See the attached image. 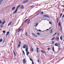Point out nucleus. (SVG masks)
I'll use <instances>...</instances> for the list:
<instances>
[{
  "label": "nucleus",
  "mask_w": 64,
  "mask_h": 64,
  "mask_svg": "<svg viewBox=\"0 0 64 64\" xmlns=\"http://www.w3.org/2000/svg\"><path fill=\"white\" fill-rule=\"evenodd\" d=\"M53 50V52H55V50Z\"/></svg>",
  "instance_id": "56"
},
{
  "label": "nucleus",
  "mask_w": 64,
  "mask_h": 64,
  "mask_svg": "<svg viewBox=\"0 0 64 64\" xmlns=\"http://www.w3.org/2000/svg\"><path fill=\"white\" fill-rule=\"evenodd\" d=\"M49 29H51V27L50 28H49Z\"/></svg>",
  "instance_id": "61"
},
{
  "label": "nucleus",
  "mask_w": 64,
  "mask_h": 64,
  "mask_svg": "<svg viewBox=\"0 0 64 64\" xmlns=\"http://www.w3.org/2000/svg\"><path fill=\"white\" fill-rule=\"evenodd\" d=\"M38 63H39V62L40 61H39V59L38 60Z\"/></svg>",
  "instance_id": "42"
},
{
  "label": "nucleus",
  "mask_w": 64,
  "mask_h": 64,
  "mask_svg": "<svg viewBox=\"0 0 64 64\" xmlns=\"http://www.w3.org/2000/svg\"><path fill=\"white\" fill-rule=\"evenodd\" d=\"M60 39L61 40H62V36H61L60 37Z\"/></svg>",
  "instance_id": "16"
},
{
  "label": "nucleus",
  "mask_w": 64,
  "mask_h": 64,
  "mask_svg": "<svg viewBox=\"0 0 64 64\" xmlns=\"http://www.w3.org/2000/svg\"><path fill=\"white\" fill-rule=\"evenodd\" d=\"M61 24V22H60L58 23V26H60V25Z\"/></svg>",
  "instance_id": "21"
},
{
  "label": "nucleus",
  "mask_w": 64,
  "mask_h": 64,
  "mask_svg": "<svg viewBox=\"0 0 64 64\" xmlns=\"http://www.w3.org/2000/svg\"><path fill=\"white\" fill-rule=\"evenodd\" d=\"M5 22H6V21H4L2 23V25H4V23H5Z\"/></svg>",
  "instance_id": "19"
},
{
  "label": "nucleus",
  "mask_w": 64,
  "mask_h": 64,
  "mask_svg": "<svg viewBox=\"0 0 64 64\" xmlns=\"http://www.w3.org/2000/svg\"><path fill=\"white\" fill-rule=\"evenodd\" d=\"M55 46H58V44H55Z\"/></svg>",
  "instance_id": "29"
},
{
  "label": "nucleus",
  "mask_w": 64,
  "mask_h": 64,
  "mask_svg": "<svg viewBox=\"0 0 64 64\" xmlns=\"http://www.w3.org/2000/svg\"><path fill=\"white\" fill-rule=\"evenodd\" d=\"M21 8H22V9L24 8V6H22L21 7Z\"/></svg>",
  "instance_id": "38"
},
{
  "label": "nucleus",
  "mask_w": 64,
  "mask_h": 64,
  "mask_svg": "<svg viewBox=\"0 0 64 64\" xmlns=\"http://www.w3.org/2000/svg\"><path fill=\"white\" fill-rule=\"evenodd\" d=\"M62 13H61L60 15V18L62 17Z\"/></svg>",
  "instance_id": "20"
},
{
  "label": "nucleus",
  "mask_w": 64,
  "mask_h": 64,
  "mask_svg": "<svg viewBox=\"0 0 64 64\" xmlns=\"http://www.w3.org/2000/svg\"><path fill=\"white\" fill-rule=\"evenodd\" d=\"M34 6L32 5V6H30V7H33Z\"/></svg>",
  "instance_id": "48"
},
{
  "label": "nucleus",
  "mask_w": 64,
  "mask_h": 64,
  "mask_svg": "<svg viewBox=\"0 0 64 64\" xmlns=\"http://www.w3.org/2000/svg\"><path fill=\"white\" fill-rule=\"evenodd\" d=\"M37 34H38V35H40V34L39 32L37 33Z\"/></svg>",
  "instance_id": "32"
},
{
  "label": "nucleus",
  "mask_w": 64,
  "mask_h": 64,
  "mask_svg": "<svg viewBox=\"0 0 64 64\" xmlns=\"http://www.w3.org/2000/svg\"><path fill=\"white\" fill-rule=\"evenodd\" d=\"M30 61H32V62L33 61V60H32V58H30Z\"/></svg>",
  "instance_id": "23"
},
{
  "label": "nucleus",
  "mask_w": 64,
  "mask_h": 64,
  "mask_svg": "<svg viewBox=\"0 0 64 64\" xmlns=\"http://www.w3.org/2000/svg\"><path fill=\"white\" fill-rule=\"evenodd\" d=\"M52 50H54V46L52 47Z\"/></svg>",
  "instance_id": "39"
},
{
  "label": "nucleus",
  "mask_w": 64,
  "mask_h": 64,
  "mask_svg": "<svg viewBox=\"0 0 64 64\" xmlns=\"http://www.w3.org/2000/svg\"><path fill=\"white\" fill-rule=\"evenodd\" d=\"M40 13L41 14H43V12H40Z\"/></svg>",
  "instance_id": "24"
},
{
  "label": "nucleus",
  "mask_w": 64,
  "mask_h": 64,
  "mask_svg": "<svg viewBox=\"0 0 64 64\" xmlns=\"http://www.w3.org/2000/svg\"><path fill=\"white\" fill-rule=\"evenodd\" d=\"M50 24H52V23H51V22H49Z\"/></svg>",
  "instance_id": "41"
},
{
  "label": "nucleus",
  "mask_w": 64,
  "mask_h": 64,
  "mask_svg": "<svg viewBox=\"0 0 64 64\" xmlns=\"http://www.w3.org/2000/svg\"><path fill=\"white\" fill-rule=\"evenodd\" d=\"M3 0H0V5L1 4V3H2V1H3Z\"/></svg>",
  "instance_id": "15"
},
{
  "label": "nucleus",
  "mask_w": 64,
  "mask_h": 64,
  "mask_svg": "<svg viewBox=\"0 0 64 64\" xmlns=\"http://www.w3.org/2000/svg\"><path fill=\"white\" fill-rule=\"evenodd\" d=\"M3 25H2L1 26V27H2V28H3Z\"/></svg>",
  "instance_id": "45"
},
{
  "label": "nucleus",
  "mask_w": 64,
  "mask_h": 64,
  "mask_svg": "<svg viewBox=\"0 0 64 64\" xmlns=\"http://www.w3.org/2000/svg\"><path fill=\"white\" fill-rule=\"evenodd\" d=\"M39 48H38V47H37L36 48V51L38 53H39Z\"/></svg>",
  "instance_id": "8"
},
{
  "label": "nucleus",
  "mask_w": 64,
  "mask_h": 64,
  "mask_svg": "<svg viewBox=\"0 0 64 64\" xmlns=\"http://www.w3.org/2000/svg\"><path fill=\"white\" fill-rule=\"evenodd\" d=\"M29 1V0H26L25 1H23V3H27Z\"/></svg>",
  "instance_id": "3"
},
{
  "label": "nucleus",
  "mask_w": 64,
  "mask_h": 64,
  "mask_svg": "<svg viewBox=\"0 0 64 64\" xmlns=\"http://www.w3.org/2000/svg\"><path fill=\"white\" fill-rule=\"evenodd\" d=\"M26 36H28V34H27V32H26Z\"/></svg>",
  "instance_id": "25"
},
{
  "label": "nucleus",
  "mask_w": 64,
  "mask_h": 64,
  "mask_svg": "<svg viewBox=\"0 0 64 64\" xmlns=\"http://www.w3.org/2000/svg\"><path fill=\"white\" fill-rule=\"evenodd\" d=\"M57 40H58V41H59V37H58L57 38Z\"/></svg>",
  "instance_id": "34"
},
{
  "label": "nucleus",
  "mask_w": 64,
  "mask_h": 64,
  "mask_svg": "<svg viewBox=\"0 0 64 64\" xmlns=\"http://www.w3.org/2000/svg\"><path fill=\"white\" fill-rule=\"evenodd\" d=\"M19 44H21V42H19Z\"/></svg>",
  "instance_id": "47"
},
{
  "label": "nucleus",
  "mask_w": 64,
  "mask_h": 64,
  "mask_svg": "<svg viewBox=\"0 0 64 64\" xmlns=\"http://www.w3.org/2000/svg\"><path fill=\"white\" fill-rule=\"evenodd\" d=\"M58 45H60V44H58Z\"/></svg>",
  "instance_id": "59"
},
{
  "label": "nucleus",
  "mask_w": 64,
  "mask_h": 64,
  "mask_svg": "<svg viewBox=\"0 0 64 64\" xmlns=\"http://www.w3.org/2000/svg\"><path fill=\"white\" fill-rule=\"evenodd\" d=\"M52 44H54V42L53 41L52 42Z\"/></svg>",
  "instance_id": "36"
},
{
  "label": "nucleus",
  "mask_w": 64,
  "mask_h": 64,
  "mask_svg": "<svg viewBox=\"0 0 64 64\" xmlns=\"http://www.w3.org/2000/svg\"><path fill=\"white\" fill-rule=\"evenodd\" d=\"M13 52H14V53H15V52H14V50H13Z\"/></svg>",
  "instance_id": "55"
},
{
  "label": "nucleus",
  "mask_w": 64,
  "mask_h": 64,
  "mask_svg": "<svg viewBox=\"0 0 64 64\" xmlns=\"http://www.w3.org/2000/svg\"><path fill=\"white\" fill-rule=\"evenodd\" d=\"M22 52L23 53H24V55H25V52H24V51L23 50Z\"/></svg>",
  "instance_id": "33"
},
{
  "label": "nucleus",
  "mask_w": 64,
  "mask_h": 64,
  "mask_svg": "<svg viewBox=\"0 0 64 64\" xmlns=\"http://www.w3.org/2000/svg\"><path fill=\"white\" fill-rule=\"evenodd\" d=\"M12 23V21H11L8 24V26H9Z\"/></svg>",
  "instance_id": "9"
},
{
  "label": "nucleus",
  "mask_w": 64,
  "mask_h": 64,
  "mask_svg": "<svg viewBox=\"0 0 64 64\" xmlns=\"http://www.w3.org/2000/svg\"><path fill=\"white\" fill-rule=\"evenodd\" d=\"M62 7H64V5H62Z\"/></svg>",
  "instance_id": "51"
},
{
  "label": "nucleus",
  "mask_w": 64,
  "mask_h": 64,
  "mask_svg": "<svg viewBox=\"0 0 64 64\" xmlns=\"http://www.w3.org/2000/svg\"><path fill=\"white\" fill-rule=\"evenodd\" d=\"M22 30L20 28H19L18 30H17V32H18V33H19V32H20Z\"/></svg>",
  "instance_id": "4"
},
{
  "label": "nucleus",
  "mask_w": 64,
  "mask_h": 64,
  "mask_svg": "<svg viewBox=\"0 0 64 64\" xmlns=\"http://www.w3.org/2000/svg\"><path fill=\"white\" fill-rule=\"evenodd\" d=\"M57 21V23H58V20H56Z\"/></svg>",
  "instance_id": "52"
},
{
  "label": "nucleus",
  "mask_w": 64,
  "mask_h": 64,
  "mask_svg": "<svg viewBox=\"0 0 64 64\" xmlns=\"http://www.w3.org/2000/svg\"><path fill=\"white\" fill-rule=\"evenodd\" d=\"M60 30H61V31H62V27L61 26V25L60 26Z\"/></svg>",
  "instance_id": "37"
},
{
  "label": "nucleus",
  "mask_w": 64,
  "mask_h": 64,
  "mask_svg": "<svg viewBox=\"0 0 64 64\" xmlns=\"http://www.w3.org/2000/svg\"><path fill=\"white\" fill-rule=\"evenodd\" d=\"M32 64H34V62H32Z\"/></svg>",
  "instance_id": "46"
},
{
  "label": "nucleus",
  "mask_w": 64,
  "mask_h": 64,
  "mask_svg": "<svg viewBox=\"0 0 64 64\" xmlns=\"http://www.w3.org/2000/svg\"><path fill=\"white\" fill-rule=\"evenodd\" d=\"M31 49H33V48H32V47H31Z\"/></svg>",
  "instance_id": "58"
},
{
  "label": "nucleus",
  "mask_w": 64,
  "mask_h": 64,
  "mask_svg": "<svg viewBox=\"0 0 64 64\" xmlns=\"http://www.w3.org/2000/svg\"><path fill=\"white\" fill-rule=\"evenodd\" d=\"M55 52V53H57V52Z\"/></svg>",
  "instance_id": "64"
},
{
  "label": "nucleus",
  "mask_w": 64,
  "mask_h": 64,
  "mask_svg": "<svg viewBox=\"0 0 64 64\" xmlns=\"http://www.w3.org/2000/svg\"><path fill=\"white\" fill-rule=\"evenodd\" d=\"M31 51H34V50H33V49H31Z\"/></svg>",
  "instance_id": "44"
},
{
  "label": "nucleus",
  "mask_w": 64,
  "mask_h": 64,
  "mask_svg": "<svg viewBox=\"0 0 64 64\" xmlns=\"http://www.w3.org/2000/svg\"><path fill=\"white\" fill-rule=\"evenodd\" d=\"M44 20H46V19H44Z\"/></svg>",
  "instance_id": "60"
},
{
  "label": "nucleus",
  "mask_w": 64,
  "mask_h": 64,
  "mask_svg": "<svg viewBox=\"0 0 64 64\" xmlns=\"http://www.w3.org/2000/svg\"><path fill=\"white\" fill-rule=\"evenodd\" d=\"M0 24H2V21L1 20H0Z\"/></svg>",
  "instance_id": "30"
},
{
  "label": "nucleus",
  "mask_w": 64,
  "mask_h": 64,
  "mask_svg": "<svg viewBox=\"0 0 64 64\" xmlns=\"http://www.w3.org/2000/svg\"><path fill=\"white\" fill-rule=\"evenodd\" d=\"M18 10V9L16 8V10L14 12L13 14H14L15 13H16V12H17V10Z\"/></svg>",
  "instance_id": "6"
},
{
  "label": "nucleus",
  "mask_w": 64,
  "mask_h": 64,
  "mask_svg": "<svg viewBox=\"0 0 64 64\" xmlns=\"http://www.w3.org/2000/svg\"><path fill=\"white\" fill-rule=\"evenodd\" d=\"M20 44H19L18 45V48H20Z\"/></svg>",
  "instance_id": "18"
},
{
  "label": "nucleus",
  "mask_w": 64,
  "mask_h": 64,
  "mask_svg": "<svg viewBox=\"0 0 64 64\" xmlns=\"http://www.w3.org/2000/svg\"><path fill=\"white\" fill-rule=\"evenodd\" d=\"M14 55L15 57H16V53H15V52L14 53Z\"/></svg>",
  "instance_id": "31"
},
{
  "label": "nucleus",
  "mask_w": 64,
  "mask_h": 64,
  "mask_svg": "<svg viewBox=\"0 0 64 64\" xmlns=\"http://www.w3.org/2000/svg\"><path fill=\"white\" fill-rule=\"evenodd\" d=\"M23 63H26V60H25V59H24L23 60Z\"/></svg>",
  "instance_id": "10"
},
{
  "label": "nucleus",
  "mask_w": 64,
  "mask_h": 64,
  "mask_svg": "<svg viewBox=\"0 0 64 64\" xmlns=\"http://www.w3.org/2000/svg\"><path fill=\"white\" fill-rule=\"evenodd\" d=\"M58 47H59V46H58Z\"/></svg>",
  "instance_id": "62"
},
{
  "label": "nucleus",
  "mask_w": 64,
  "mask_h": 64,
  "mask_svg": "<svg viewBox=\"0 0 64 64\" xmlns=\"http://www.w3.org/2000/svg\"><path fill=\"white\" fill-rule=\"evenodd\" d=\"M38 31H40V32H41V31H41V30H38Z\"/></svg>",
  "instance_id": "49"
},
{
  "label": "nucleus",
  "mask_w": 64,
  "mask_h": 64,
  "mask_svg": "<svg viewBox=\"0 0 64 64\" xmlns=\"http://www.w3.org/2000/svg\"><path fill=\"white\" fill-rule=\"evenodd\" d=\"M59 35V34H58V35Z\"/></svg>",
  "instance_id": "63"
},
{
  "label": "nucleus",
  "mask_w": 64,
  "mask_h": 64,
  "mask_svg": "<svg viewBox=\"0 0 64 64\" xmlns=\"http://www.w3.org/2000/svg\"><path fill=\"white\" fill-rule=\"evenodd\" d=\"M20 5H18L17 7L16 8V9H17L18 10V8H19V7H20Z\"/></svg>",
  "instance_id": "14"
},
{
  "label": "nucleus",
  "mask_w": 64,
  "mask_h": 64,
  "mask_svg": "<svg viewBox=\"0 0 64 64\" xmlns=\"http://www.w3.org/2000/svg\"><path fill=\"white\" fill-rule=\"evenodd\" d=\"M3 41V39H0V42H1Z\"/></svg>",
  "instance_id": "26"
},
{
  "label": "nucleus",
  "mask_w": 64,
  "mask_h": 64,
  "mask_svg": "<svg viewBox=\"0 0 64 64\" xmlns=\"http://www.w3.org/2000/svg\"><path fill=\"white\" fill-rule=\"evenodd\" d=\"M52 29L51 30L50 32V33H52Z\"/></svg>",
  "instance_id": "35"
},
{
  "label": "nucleus",
  "mask_w": 64,
  "mask_h": 64,
  "mask_svg": "<svg viewBox=\"0 0 64 64\" xmlns=\"http://www.w3.org/2000/svg\"><path fill=\"white\" fill-rule=\"evenodd\" d=\"M42 17H48V18H50L49 16L47 15H44L42 16Z\"/></svg>",
  "instance_id": "5"
},
{
  "label": "nucleus",
  "mask_w": 64,
  "mask_h": 64,
  "mask_svg": "<svg viewBox=\"0 0 64 64\" xmlns=\"http://www.w3.org/2000/svg\"><path fill=\"white\" fill-rule=\"evenodd\" d=\"M57 34V33L56 32L55 34L52 37H54V36H55Z\"/></svg>",
  "instance_id": "22"
},
{
  "label": "nucleus",
  "mask_w": 64,
  "mask_h": 64,
  "mask_svg": "<svg viewBox=\"0 0 64 64\" xmlns=\"http://www.w3.org/2000/svg\"><path fill=\"white\" fill-rule=\"evenodd\" d=\"M22 27V26H21V27H20V28H20H20H21Z\"/></svg>",
  "instance_id": "57"
},
{
  "label": "nucleus",
  "mask_w": 64,
  "mask_h": 64,
  "mask_svg": "<svg viewBox=\"0 0 64 64\" xmlns=\"http://www.w3.org/2000/svg\"><path fill=\"white\" fill-rule=\"evenodd\" d=\"M4 42H5V41H4Z\"/></svg>",
  "instance_id": "54"
},
{
  "label": "nucleus",
  "mask_w": 64,
  "mask_h": 64,
  "mask_svg": "<svg viewBox=\"0 0 64 64\" xmlns=\"http://www.w3.org/2000/svg\"><path fill=\"white\" fill-rule=\"evenodd\" d=\"M49 29H47L46 30V31H48V30H49Z\"/></svg>",
  "instance_id": "53"
},
{
  "label": "nucleus",
  "mask_w": 64,
  "mask_h": 64,
  "mask_svg": "<svg viewBox=\"0 0 64 64\" xmlns=\"http://www.w3.org/2000/svg\"><path fill=\"white\" fill-rule=\"evenodd\" d=\"M50 48H48V50H50Z\"/></svg>",
  "instance_id": "43"
},
{
  "label": "nucleus",
  "mask_w": 64,
  "mask_h": 64,
  "mask_svg": "<svg viewBox=\"0 0 64 64\" xmlns=\"http://www.w3.org/2000/svg\"><path fill=\"white\" fill-rule=\"evenodd\" d=\"M59 20V18H57V19L56 20Z\"/></svg>",
  "instance_id": "50"
},
{
  "label": "nucleus",
  "mask_w": 64,
  "mask_h": 64,
  "mask_svg": "<svg viewBox=\"0 0 64 64\" xmlns=\"http://www.w3.org/2000/svg\"><path fill=\"white\" fill-rule=\"evenodd\" d=\"M40 13V12H38V13L36 14V15H39V13Z\"/></svg>",
  "instance_id": "40"
},
{
  "label": "nucleus",
  "mask_w": 64,
  "mask_h": 64,
  "mask_svg": "<svg viewBox=\"0 0 64 64\" xmlns=\"http://www.w3.org/2000/svg\"><path fill=\"white\" fill-rule=\"evenodd\" d=\"M15 9V7H13L12 9V10H14Z\"/></svg>",
  "instance_id": "11"
},
{
  "label": "nucleus",
  "mask_w": 64,
  "mask_h": 64,
  "mask_svg": "<svg viewBox=\"0 0 64 64\" xmlns=\"http://www.w3.org/2000/svg\"><path fill=\"white\" fill-rule=\"evenodd\" d=\"M42 53H45V52H44V51H43L42 50Z\"/></svg>",
  "instance_id": "17"
},
{
  "label": "nucleus",
  "mask_w": 64,
  "mask_h": 64,
  "mask_svg": "<svg viewBox=\"0 0 64 64\" xmlns=\"http://www.w3.org/2000/svg\"><path fill=\"white\" fill-rule=\"evenodd\" d=\"M5 32H6V31H5V30H3V31H2V32H3L4 33H5Z\"/></svg>",
  "instance_id": "28"
},
{
  "label": "nucleus",
  "mask_w": 64,
  "mask_h": 64,
  "mask_svg": "<svg viewBox=\"0 0 64 64\" xmlns=\"http://www.w3.org/2000/svg\"><path fill=\"white\" fill-rule=\"evenodd\" d=\"M29 19L28 18V19H27L26 20H25L24 22L25 23V22H27V24H29V22H30V20H31V19H30L29 20Z\"/></svg>",
  "instance_id": "2"
},
{
  "label": "nucleus",
  "mask_w": 64,
  "mask_h": 64,
  "mask_svg": "<svg viewBox=\"0 0 64 64\" xmlns=\"http://www.w3.org/2000/svg\"><path fill=\"white\" fill-rule=\"evenodd\" d=\"M32 34L35 37H37V36H36L35 34H34L33 33H32Z\"/></svg>",
  "instance_id": "7"
},
{
  "label": "nucleus",
  "mask_w": 64,
  "mask_h": 64,
  "mask_svg": "<svg viewBox=\"0 0 64 64\" xmlns=\"http://www.w3.org/2000/svg\"><path fill=\"white\" fill-rule=\"evenodd\" d=\"M55 37H54L51 39V40H52V41H53V40H54L55 39Z\"/></svg>",
  "instance_id": "12"
},
{
  "label": "nucleus",
  "mask_w": 64,
  "mask_h": 64,
  "mask_svg": "<svg viewBox=\"0 0 64 64\" xmlns=\"http://www.w3.org/2000/svg\"><path fill=\"white\" fill-rule=\"evenodd\" d=\"M23 48L24 49L26 48V55L27 56L28 55V54H29L30 53L29 52H28V45L27 44H26L25 45H24L23 46Z\"/></svg>",
  "instance_id": "1"
},
{
  "label": "nucleus",
  "mask_w": 64,
  "mask_h": 64,
  "mask_svg": "<svg viewBox=\"0 0 64 64\" xmlns=\"http://www.w3.org/2000/svg\"><path fill=\"white\" fill-rule=\"evenodd\" d=\"M38 25V24L37 23V24H36V25H35V26L36 27V26H37V25Z\"/></svg>",
  "instance_id": "27"
},
{
  "label": "nucleus",
  "mask_w": 64,
  "mask_h": 64,
  "mask_svg": "<svg viewBox=\"0 0 64 64\" xmlns=\"http://www.w3.org/2000/svg\"><path fill=\"white\" fill-rule=\"evenodd\" d=\"M9 32H8L6 34V36H8V35H9Z\"/></svg>",
  "instance_id": "13"
}]
</instances>
